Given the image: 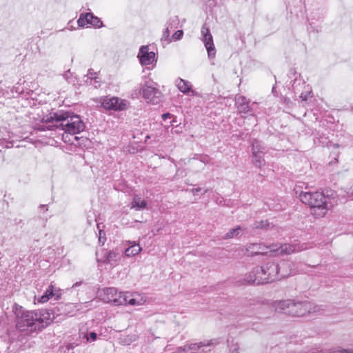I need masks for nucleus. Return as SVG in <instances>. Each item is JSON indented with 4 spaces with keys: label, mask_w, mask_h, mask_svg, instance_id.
<instances>
[{
    "label": "nucleus",
    "mask_w": 353,
    "mask_h": 353,
    "mask_svg": "<svg viewBox=\"0 0 353 353\" xmlns=\"http://www.w3.org/2000/svg\"><path fill=\"white\" fill-rule=\"evenodd\" d=\"M13 311L16 316V327L21 332L41 330L50 321V314L46 310H26L14 304Z\"/></svg>",
    "instance_id": "1"
},
{
    "label": "nucleus",
    "mask_w": 353,
    "mask_h": 353,
    "mask_svg": "<svg viewBox=\"0 0 353 353\" xmlns=\"http://www.w3.org/2000/svg\"><path fill=\"white\" fill-rule=\"evenodd\" d=\"M42 120L46 123H52V126L57 128H60L64 130L65 134H63V139L66 143L70 141V139H67L68 134H77L85 129V124L80 116L67 111L58 110L50 112L46 115Z\"/></svg>",
    "instance_id": "2"
},
{
    "label": "nucleus",
    "mask_w": 353,
    "mask_h": 353,
    "mask_svg": "<svg viewBox=\"0 0 353 353\" xmlns=\"http://www.w3.org/2000/svg\"><path fill=\"white\" fill-rule=\"evenodd\" d=\"M306 247L303 245L299 244H270L268 245L259 243H250L247 245L246 250L250 256L255 255H267L268 253L270 255H282L290 254L292 253L299 252L305 250Z\"/></svg>",
    "instance_id": "3"
},
{
    "label": "nucleus",
    "mask_w": 353,
    "mask_h": 353,
    "mask_svg": "<svg viewBox=\"0 0 353 353\" xmlns=\"http://www.w3.org/2000/svg\"><path fill=\"white\" fill-rule=\"evenodd\" d=\"M274 307L277 312L292 316H303L307 314L319 312L320 310L319 307L312 302L292 299L276 301Z\"/></svg>",
    "instance_id": "4"
},
{
    "label": "nucleus",
    "mask_w": 353,
    "mask_h": 353,
    "mask_svg": "<svg viewBox=\"0 0 353 353\" xmlns=\"http://www.w3.org/2000/svg\"><path fill=\"white\" fill-rule=\"evenodd\" d=\"M299 198L303 203L310 207L312 214L317 218L323 217L329 210V199L322 192H301Z\"/></svg>",
    "instance_id": "5"
},
{
    "label": "nucleus",
    "mask_w": 353,
    "mask_h": 353,
    "mask_svg": "<svg viewBox=\"0 0 353 353\" xmlns=\"http://www.w3.org/2000/svg\"><path fill=\"white\" fill-rule=\"evenodd\" d=\"M125 292H119L115 288H106L100 292L101 300L107 303H111L114 305H125L126 295Z\"/></svg>",
    "instance_id": "6"
},
{
    "label": "nucleus",
    "mask_w": 353,
    "mask_h": 353,
    "mask_svg": "<svg viewBox=\"0 0 353 353\" xmlns=\"http://www.w3.org/2000/svg\"><path fill=\"white\" fill-rule=\"evenodd\" d=\"M289 265L290 263L288 261H283L280 264L275 262H268L263 266L266 272L267 276L270 278V282H273L288 276L290 274L288 271H283L281 273L280 269Z\"/></svg>",
    "instance_id": "7"
},
{
    "label": "nucleus",
    "mask_w": 353,
    "mask_h": 353,
    "mask_svg": "<svg viewBox=\"0 0 353 353\" xmlns=\"http://www.w3.org/2000/svg\"><path fill=\"white\" fill-rule=\"evenodd\" d=\"M155 85L154 82L147 81L142 87L143 97L147 103L158 104L161 100L162 93Z\"/></svg>",
    "instance_id": "8"
},
{
    "label": "nucleus",
    "mask_w": 353,
    "mask_h": 353,
    "mask_svg": "<svg viewBox=\"0 0 353 353\" xmlns=\"http://www.w3.org/2000/svg\"><path fill=\"white\" fill-rule=\"evenodd\" d=\"M245 281L247 283L260 285L270 283V278L267 276L266 272L262 265L254 268L250 272L245 275Z\"/></svg>",
    "instance_id": "9"
},
{
    "label": "nucleus",
    "mask_w": 353,
    "mask_h": 353,
    "mask_svg": "<svg viewBox=\"0 0 353 353\" xmlns=\"http://www.w3.org/2000/svg\"><path fill=\"white\" fill-rule=\"evenodd\" d=\"M100 254L101 257L98 259V261L110 264L112 266H117L123 256V252L118 248L113 250H104L101 251Z\"/></svg>",
    "instance_id": "10"
},
{
    "label": "nucleus",
    "mask_w": 353,
    "mask_h": 353,
    "mask_svg": "<svg viewBox=\"0 0 353 353\" xmlns=\"http://www.w3.org/2000/svg\"><path fill=\"white\" fill-rule=\"evenodd\" d=\"M202 41L208 52V57L210 59H214L216 56V48L213 42L212 36L208 28L204 24L201 28Z\"/></svg>",
    "instance_id": "11"
},
{
    "label": "nucleus",
    "mask_w": 353,
    "mask_h": 353,
    "mask_svg": "<svg viewBox=\"0 0 353 353\" xmlns=\"http://www.w3.org/2000/svg\"><path fill=\"white\" fill-rule=\"evenodd\" d=\"M219 340L212 339L210 340L203 341L197 343H188L190 353H204L210 351V347L214 346L219 343Z\"/></svg>",
    "instance_id": "12"
},
{
    "label": "nucleus",
    "mask_w": 353,
    "mask_h": 353,
    "mask_svg": "<svg viewBox=\"0 0 353 353\" xmlns=\"http://www.w3.org/2000/svg\"><path fill=\"white\" fill-rule=\"evenodd\" d=\"M79 27L83 28L87 25H91L95 28L103 26L102 21L92 12L81 13L77 20Z\"/></svg>",
    "instance_id": "13"
},
{
    "label": "nucleus",
    "mask_w": 353,
    "mask_h": 353,
    "mask_svg": "<svg viewBox=\"0 0 353 353\" xmlns=\"http://www.w3.org/2000/svg\"><path fill=\"white\" fill-rule=\"evenodd\" d=\"M155 53L149 51L148 46H142L139 51L137 57L142 65H148L155 61Z\"/></svg>",
    "instance_id": "14"
},
{
    "label": "nucleus",
    "mask_w": 353,
    "mask_h": 353,
    "mask_svg": "<svg viewBox=\"0 0 353 353\" xmlns=\"http://www.w3.org/2000/svg\"><path fill=\"white\" fill-rule=\"evenodd\" d=\"M235 104L239 113L249 114L251 117H254L252 107L250 105V101L245 97L236 96Z\"/></svg>",
    "instance_id": "15"
},
{
    "label": "nucleus",
    "mask_w": 353,
    "mask_h": 353,
    "mask_svg": "<svg viewBox=\"0 0 353 353\" xmlns=\"http://www.w3.org/2000/svg\"><path fill=\"white\" fill-rule=\"evenodd\" d=\"M314 144L319 146H327V147H333L334 148H338L339 147V144L336 143H332L328 137L325 136L323 133H320L319 132H317L314 134Z\"/></svg>",
    "instance_id": "16"
},
{
    "label": "nucleus",
    "mask_w": 353,
    "mask_h": 353,
    "mask_svg": "<svg viewBox=\"0 0 353 353\" xmlns=\"http://www.w3.org/2000/svg\"><path fill=\"white\" fill-rule=\"evenodd\" d=\"M60 296H61V294L59 292V290H58L57 292H55L54 287L52 285V283H51L49 285V287L46 289V290L45 291L43 294L41 295L38 299V301L39 303H46L47 301H48V300L52 297H54L55 300H58L60 298Z\"/></svg>",
    "instance_id": "17"
},
{
    "label": "nucleus",
    "mask_w": 353,
    "mask_h": 353,
    "mask_svg": "<svg viewBox=\"0 0 353 353\" xmlns=\"http://www.w3.org/2000/svg\"><path fill=\"white\" fill-rule=\"evenodd\" d=\"M119 99L117 97L106 99L103 101V105L105 108L114 110H121L123 107L119 103Z\"/></svg>",
    "instance_id": "18"
},
{
    "label": "nucleus",
    "mask_w": 353,
    "mask_h": 353,
    "mask_svg": "<svg viewBox=\"0 0 353 353\" xmlns=\"http://www.w3.org/2000/svg\"><path fill=\"white\" fill-rule=\"evenodd\" d=\"M126 305H141L145 302V299L141 297L139 294H132L129 292H125Z\"/></svg>",
    "instance_id": "19"
},
{
    "label": "nucleus",
    "mask_w": 353,
    "mask_h": 353,
    "mask_svg": "<svg viewBox=\"0 0 353 353\" xmlns=\"http://www.w3.org/2000/svg\"><path fill=\"white\" fill-rule=\"evenodd\" d=\"M175 83L179 91L183 93L188 94L190 92H193L190 82L179 78L176 80Z\"/></svg>",
    "instance_id": "20"
},
{
    "label": "nucleus",
    "mask_w": 353,
    "mask_h": 353,
    "mask_svg": "<svg viewBox=\"0 0 353 353\" xmlns=\"http://www.w3.org/2000/svg\"><path fill=\"white\" fill-rule=\"evenodd\" d=\"M147 202L142 199L139 195H134L133 200L131 203V208L136 210H141L146 208Z\"/></svg>",
    "instance_id": "21"
},
{
    "label": "nucleus",
    "mask_w": 353,
    "mask_h": 353,
    "mask_svg": "<svg viewBox=\"0 0 353 353\" xmlns=\"http://www.w3.org/2000/svg\"><path fill=\"white\" fill-rule=\"evenodd\" d=\"M23 92V88L21 87V83H17L14 86L10 89V92L8 90L6 91V95L7 98H12L18 96Z\"/></svg>",
    "instance_id": "22"
},
{
    "label": "nucleus",
    "mask_w": 353,
    "mask_h": 353,
    "mask_svg": "<svg viewBox=\"0 0 353 353\" xmlns=\"http://www.w3.org/2000/svg\"><path fill=\"white\" fill-rule=\"evenodd\" d=\"M265 148L263 145L261 141L254 140L252 143V152L253 156L257 157V154H265Z\"/></svg>",
    "instance_id": "23"
},
{
    "label": "nucleus",
    "mask_w": 353,
    "mask_h": 353,
    "mask_svg": "<svg viewBox=\"0 0 353 353\" xmlns=\"http://www.w3.org/2000/svg\"><path fill=\"white\" fill-rule=\"evenodd\" d=\"M141 251V248L138 244H134L124 251V254L127 257H130L132 256H134L136 254H138Z\"/></svg>",
    "instance_id": "24"
},
{
    "label": "nucleus",
    "mask_w": 353,
    "mask_h": 353,
    "mask_svg": "<svg viewBox=\"0 0 353 353\" xmlns=\"http://www.w3.org/2000/svg\"><path fill=\"white\" fill-rule=\"evenodd\" d=\"M263 154H257V157L252 155V162L255 166L261 168L265 164Z\"/></svg>",
    "instance_id": "25"
},
{
    "label": "nucleus",
    "mask_w": 353,
    "mask_h": 353,
    "mask_svg": "<svg viewBox=\"0 0 353 353\" xmlns=\"http://www.w3.org/2000/svg\"><path fill=\"white\" fill-rule=\"evenodd\" d=\"M80 336L82 338H85L87 342H92L96 341L97 339V334L94 332H90V335L88 336L87 333L80 331Z\"/></svg>",
    "instance_id": "26"
},
{
    "label": "nucleus",
    "mask_w": 353,
    "mask_h": 353,
    "mask_svg": "<svg viewBox=\"0 0 353 353\" xmlns=\"http://www.w3.org/2000/svg\"><path fill=\"white\" fill-rule=\"evenodd\" d=\"M241 230H242V229L240 226L233 228L225 234V239H232V238L237 236L239 234V232Z\"/></svg>",
    "instance_id": "27"
},
{
    "label": "nucleus",
    "mask_w": 353,
    "mask_h": 353,
    "mask_svg": "<svg viewBox=\"0 0 353 353\" xmlns=\"http://www.w3.org/2000/svg\"><path fill=\"white\" fill-rule=\"evenodd\" d=\"M179 20L177 16H174L170 18L169 21L167 23L168 26L170 28H175L177 27L179 24Z\"/></svg>",
    "instance_id": "28"
},
{
    "label": "nucleus",
    "mask_w": 353,
    "mask_h": 353,
    "mask_svg": "<svg viewBox=\"0 0 353 353\" xmlns=\"http://www.w3.org/2000/svg\"><path fill=\"white\" fill-rule=\"evenodd\" d=\"M63 77L65 79L68 83H74V77H73L72 73L70 70H67L63 74Z\"/></svg>",
    "instance_id": "29"
},
{
    "label": "nucleus",
    "mask_w": 353,
    "mask_h": 353,
    "mask_svg": "<svg viewBox=\"0 0 353 353\" xmlns=\"http://www.w3.org/2000/svg\"><path fill=\"white\" fill-rule=\"evenodd\" d=\"M14 146V143L12 141H8L6 139H0V148H11Z\"/></svg>",
    "instance_id": "30"
},
{
    "label": "nucleus",
    "mask_w": 353,
    "mask_h": 353,
    "mask_svg": "<svg viewBox=\"0 0 353 353\" xmlns=\"http://www.w3.org/2000/svg\"><path fill=\"white\" fill-rule=\"evenodd\" d=\"M169 38H170V28H169V26H167L163 32L161 41H167V43H169L171 41V40Z\"/></svg>",
    "instance_id": "31"
},
{
    "label": "nucleus",
    "mask_w": 353,
    "mask_h": 353,
    "mask_svg": "<svg viewBox=\"0 0 353 353\" xmlns=\"http://www.w3.org/2000/svg\"><path fill=\"white\" fill-rule=\"evenodd\" d=\"M137 339V336L134 334L132 336H128L123 341V344L125 345H128L132 342L135 341Z\"/></svg>",
    "instance_id": "32"
},
{
    "label": "nucleus",
    "mask_w": 353,
    "mask_h": 353,
    "mask_svg": "<svg viewBox=\"0 0 353 353\" xmlns=\"http://www.w3.org/2000/svg\"><path fill=\"white\" fill-rule=\"evenodd\" d=\"M183 30H177L176 32H175L172 36V39L174 40V41H178V40H180L182 37H183Z\"/></svg>",
    "instance_id": "33"
},
{
    "label": "nucleus",
    "mask_w": 353,
    "mask_h": 353,
    "mask_svg": "<svg viewBox=\"0 0 353 353\" xmlns=\"http://www.w3.org/2000/svg\"><path fill=\"white\" fill-rule=\"evenodd\" d=\"M312 91L311 90H307L305 92H302L300 95V99L303 101H306L308 99V97H312Z\"/></svg>",
    "instance_id": "34"
},
{
    "label": "nucleus",
    "mask_w": 353,
    "mask_h": 353,
    "mask_svg": "<svg viewBox=\"0 0 353 353\" xmlns=\"http://www.w3.org/2000/svg\"><path fill=\"white\" fill-rule=\"evenodd\" d=\"M268 224L266 221H261L260 222H255L254 223V228H265Z\"/></svg>",
    "instance_id": "35"
},
{
    "label": "nucleus",
    "mask_w": 353,
    "mask_h": 353,
    "mask_svg": "<svg viewBox=\"0 0 353 353\" xmlns=\"http://www.w3.org/2000/svg\"><path fill=\"white\" fill-rule=\"evenodd\" d=\"M330 353H353V350H344V349H341L340 347H338L336 349H334Z\"/></svg>",
    "instance_id": "36"
},
{
    "label": "nucleus",
    "mask_w": 353,
    "mask_h": 353,
    "mask_svg": "<svg viewBox=\"0 0 353 353\" xmlns=\"http://www.w3.org/2000/svg\"><path fill=\"white\" fill-rule=\"evenodd\" d=\"M290 263V265L288 266H284L283 268H281L280 269V272L281 273L283 271L285 272V271H288L290 272V274H288L290 275L291 274L293 273L292 270L291 269H290L291 265H292V263L288 261Z\"/></svg>",
    "instance_id": "37"
},
{
    "label": "nucleus",
    "mask_w": 353,
    "mask_h": 353,
    "mask_svg": "<svg viewBox=\"0 0 353 353\" xmlns=\"http://www.w3.org/2000/svg\"><path fill=\"white\" fill-rule=\"evenodd\" d=\"M179 347H180V351L182 353H190V350H189L188 344H185V345Z\"/></svg>",
    "instance_id": "38"
},
{
    "label": "nucleus",
    "mask_w": 353,
    "mask_h": 353,
    "mask_svg": "<svg viewBox=\"0 0 353 353\" xmlns=\"http://www.w3.org/2000/svg\"><path fill=\"white\" fill-rule=\"evenodd\" d=\"M90 78L91 79H96V72H93V70L92 69H90L88 70V74H87Z\"/></svg>",
    "instance_id": "39"
},
{
    "label": "nucleus",
    "mask_w": 353,
    "mask_h": 353,
    "mask_svg": "<svg viewBox=\"0 0 353 353\" xmlns=\"http://www.w3.org/2000/svg\"><path fill=\"white\" fill-rule=\"evenodd\" d=\"M172 115L170 113H164L162 114L161 117L163 121H165L167 119H170Z\"/></svg>",
    "instance_id": "40"
},
{
    "label": "nucleus",
    "mask_w": 353,
    "mask_h": 353,
    "mask_svg": "<svg viewBox=\"0 0 353 353\" xmlns=\"http://www.w3.org/2000/svg\"><path fill=\"white\" fill-rule=\"evenodd\" d=\"M201 190V188H193L190 190V192L194 194V195H196L198 194V193Z\"/></svg>",
    "instance_id": "41"
},
{
    "label": "nucleus",
    "mask_w": 353,
    "mask_h": 353,
    "mask_svg": "<svg viewBox=\"0 0 353 353\" xmlns=\"http://www.w3.org/2000/svg\"><path fill=\"white\" fill-rule=\"evenodd\" d=\"M39 209L40 210H43V212H46L48 210V206L46 205H40Z\"/></svg>",
    "instance_id": "42"
},
{
    "label": "nucleus",
    "mask_w": 353,
    "mask_h": 353,
    "mask_svg": "<svg viewBox=\"0 0 353 353\" xmlns=\"http://www.w3.org/2000/svg\"><path fill=\"white\" fill-rule=\"evenodd\" d=\"M201 162L204 163L205 164H206L208 161V157H203L201 158V160H200Z\"/></svg>",
    "instance_id": "43"
},
{
    "label": "nucleus",
    "mask_w": 353,
    "mask_h": 353,
    "mask_svg": "<svg viewBox=\"0 0 353 353\" xmlns=\"http://www.w3.org/2000/svg\"><path fill=\"white\" fill-rule=\"evenodd\" d=\"M6 97V91L3 90V89L0 88V97Z\"/></svg>",
    "instance_id": "44"
},
{
    "label": "nucleus",
    "mask_w": 353,
    "mask_h": 353,
    "mask_svg": "<svg viewBox=\"0 0 353 353\" xmlns=\"http://www.w3.org/2000/svg\"><path fill=\"white\" fill-rule=\"evenodd\" d=\"M74 29H75V28H73L72 26H71L70 28H69L68 26H67V27H65V28H63V29L61 30V31H64V30H74Z\"/></svg>",
    "instance_id": "45"
},
{
    "label": "nucleus",
    "mask_w": 353,
    "mask_h": 353,
    "mask_svg": "<svg viewBox=\"0 0 353 353\" xmlns=\"http://www.w3.org/2000/svg\"><path fill=\"white\" fill-rule=\"evenodd\" d=\"M292 86L293 88V90H295L296 88V79L294 81V83H293Z\"/></svg>",
    "instance_id": "46"
},
{
    "label": "nucleus",
    "mask_w": 353,
    "mask_h": 353,
    "mask_svg": "<svg viewBox=\"0 0 353 353\" xmlns=\"http://www.w3.org/2000/svg\"><path fill=\"white\" fill-rule=\"evenodd\" d=\"M172 353H182V352L180 351V347H177V348L176 349V350H175V351H174V352H172Z\"/></svg>",
    "instance_id": "47"
},
{
    "label": "nucleus",
    "mask_w": 353,
    "mask_h": 353,
    "mask_svg": "<svg viewBox=\"0 0 353 353\" xmlns=\"http://www.w3.org/2000/svg\"><path fill=\"white\" fill-rule=\"evenodd\" d=\"M102 232H103L102 230H99V234H100V237L99 239V242H101V235Z\"/></svg>",
    "instance_id": "48"
},
{
    "label": "nucleus",
    "mask_w": 353,
    "mask_h": 353,
    "mask_svg": "<svg viewBox=\"0 0 353 353\" xmlns=\"http://www.w3.org/2000/svg\"><path fill=\"white\" fill-rule=\"evenodd\" d=\"M14 222H15V223H16V224H19V223H21V222H22V221L20 219V220H19V221H17V219H15V220H14Z\"/></svg>",
    "instance_id": "49"
},
{
    "label": "nucleus",
    "mask_w": 353,
    "mask_h": 353,
    "mask_svg": "<svg viewBox=\"0 0 353 353\" xmlns=\"http://www.w3.org/2000/svg\"><path fill=\"white\" fill-rule=\"evenodd\" d=\"M348 197L353 200V191L351 192V194L348 195Z\"/></svg>",
    "instance_id": "50"
},
{
    "label": "nucleus",
    "mask_w": 353,
    "mask_h": 353,
    "mask_svg": "<svg viewBox=\"0 0 353 353\" xmlns=\"http://www.w3.org/2000/svg\"><path fill=\"white\" fill-rule=\"evenodd\" d=\"M80 284H81V283L77 282L75 284H74V285H72V288H74V287H76V286H78V285H79Z\"/></svg>",
    "instance_id": "51"
},
{
    "label": "nucleus",
    "mask_w": 353,
    "mask_h": 353,
    "mask_svg": "<svg viewBox=\"0 0 353 353\" xmlns=\"http://www.w3.org/2000/svg\"><path fill=\"white\" fill-rule=\"evenodd\" d=\"M207 192H208V189H206V190H204L203 194L206 193Z\"/></svg>",
    "instance_id": "52"
},
{
    "label": "nucleus",
    "mask_w": 353,
    "mask_h": 353,
    "mask_svg": "<svg viewBox=\"0 0 353 353\" xmlns=\"http://www.w3.org/2000/svg\"><path fill=\"white\" fill-rule=\"evenodd\" d=\"M351 110L353 111V105H351Z\"/></svg>",
    "instance_id": "53"
}]
</instances>
